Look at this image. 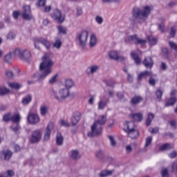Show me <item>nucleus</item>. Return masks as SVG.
Instances as JSON below:
<instances>
[{"label":"nucleus","mask_w":177,"mask_h":177,"mask_svg":"<svg viewBox=\"0 0 177 177\" xmlns=\"http://www.w3.org/2000/svg\"><path fill=\"white\" fill-rule=\"evenodd\" d=\"M52 67H53V61L48 55H44L42 58V62L39 66V70L41 74L38 73H35L32 75V79H36L37 82H42L52 73Z\"/></svg>","instance_id":"f257e3e1"},{"label":"nucleus","mask_w":177,"mask_h":177,"mask_svg":"<svg viewBox=\"0 0 177 177\" xmlns=\"http://www.w3.org/2000/svg\"><path fill=\"white\" fill-rule=\"evenodd\" d=\"M106 122H107V115H100L97 120L95 121L94 124L91 126V131L88 133V138H93L94 136L102 135V132H103L102 125H104Z\"/></svg>","instance_id":"f03ea898"},{"label":"nucleus","mask_w":177,"mask_h":177,"mask_svg":"<svg viewBox=\"0 0 177 177\" xmlns=\"http://www.w3.org/2000/svg\"><path fill=\"white\" fill-rule=\"evenodd\" d=\"M151 10H153V8L149 6H144L142 10L138 7H135L132 11V15L134 19L145 21V20L149 17V15H150Z\"/></svg>","instance_id":"7ed1b4c3"},{"label":"nucleus","mask_w":177,"mask_h":177,"mask_svg":"<svg viewBox=\"0 0 177 177\" xmlns=\"http://www.w3.org/2000/svg\"><path fill=\"white\" fill-rule=\"evenodd\" d=\"M50 95L51 97L61 102H63V100H66V99L70 96V90H68V88H62L57 92L55 88H51L50 90Z\"/></svg>","instance_id":"20e7f679"},{"label":"nucleus","mask_w":177,"mask_h":177,"mask_svg":"<svg viewBox=\"0 0 177 177\" xmlns=\"http://www.w3.org/2000/svg\"><path fill=\"white\" fill-rule=\"evenodd\" d=\"M88 37H89V32L87 30H83L76 35V39L82 49L86 48Z\"/></svg>","instance_id":"39448f33"},{"label":"nucleus","mask_w":177,"mask_h":177,"mask_svg":"<svg viewBox=\"0 0 177 177\" xmlns=\"http://www.w3.org/2000/svg\"><path fill=\"white\" fill-rule=\"evenodd\" d=\"M15 56H17L24 62H28V59L31 57V53L28 49L21 50L20 48H16L14 51Z\"/></svg>","instance_id":"423d86ee"},{"label":"nucleus","mask_w":177,"mask_h":177,"mask_svg":"<svg viewBox=\"0 0 177 177\" xmlns=\"http://www.w3.org/2000/svg\"><path fill=\"white\" fill-rule=\"evenodd\" d=\"M52 19L53 20H55V21H57V23H63L65 20V17L63 15L60 10L55 9L54 10L53 13L50 15Z\"/></svg>","instance_id":"0eeeda50"},{"label":"nucleus","mask_w":177,"mask_h":177,"mask_svg":"<svg viewBox=\"0 0 177 177\" xmlns=\"http://www.w3.org/2000/svg\"><path fill=\"white\" fill-rule=\"evenodd\" d=\"M22 17L24 20H32V14H31V7L30 6H24Z\"/></svg>","instance_id":"6e6552de"},{"label":"nucleus","mask_w":177,"mask_h":177,"mask_svg":"<svg viewBox=\"0 0 177 177\" xmlns=\"http://www.w3.org/2000/svg\"><path fill=\"white\" fill-rule=\"evenodd\" d=\"M42 138V134H41V130L37 129L32 131L31 138H30V142L31 143H39Z\"/></svg>","instance_id":"1a4fd4ad"},{"label":"nucleus","mask_w":177,"mask_h":177,"mask_svg":"<svg viewBox=\"0 0 177 177\" xmlns=\"http://www.w3.org/2000/svg\"><path fill=\"white\" fill-rule=\"evenodd\" d=\"M27 120L29 124H38L39 122V116L35 113H29Z\"/></svg>","instance_id":"9d476101"},{"label":"nucleus","mask_w":177,"mask_h":177,"mask_svg":"<svg viewBox=\"0 0 177 177\" xmlns=\"http://www.w3.org/2000/svg\"><path fill=\"white\" fill-rule=\"evenodd\" d=\"M53 128H55V124L53 122H50L46 129L44 133V140H49V139H50V133Z\"/></svg>","instance_id":"9b49d317"},{"label":"nucleus","mask_w":177,"mask_h":177,"mask_svg":"<svg viewBox=\"0 0 177 177\" xmlns=\"http://www.w3.org/2000/svg\"><path fill=\"white\" fill-rule=\"evenodd\" d=\"M109 56L110 59H113V60H118L119 62H125V60H127V57L118 56L117 51H111L109 53Z\"/></svg>","instance_id":"f8f14e48"},{"label":"nucleus","mask_w":177,"mask_h":177,"mask_svg":"<svg viewBox=\"0 0 177 177\" xmlns=\"http://www.w3.org/2000/svg\"><path fill=\"white\" fill-rule=\"evenodd\" d=\"M69 157L72 158V160H80L81 158V153H80V151L77 149H73L69 152Z\"/></svg>","instance_id":"ddd939ff"},{"label":"nucleus","mask_w":177,"mask_h":177,"mask_svg":"<svg viewBox=\"0 0 177 177\" xmlns=\"http://www.w3.org/2000/svg\"><path fill=\"white\" fill-rule=\"evenodd\" d=\"M142 102H143V97L140 95H136L131 99L130 104H131V106H136L140 103H142Z\"/></svg>","instance_id":"4468645a"},{"label":"nucleus","mask_w":177,"mask_h":177,"mask_svg":"<svg viewBox=\"0 0 177 177\" xmlns=\"http://www.w3.org/2000/svg\"><path fill=\"white\" fill-rule=\"evenodd\" d=\"M80 120H81V113L80 112H75L71 118L72 125L75 127L80 122Z\"/></svg>","instance_id":"2eb2a0df"},{"label":"nucleus","mask_w":177,"mask_h":177,"mask_svg":"<svg viewBox=\"0 0 177 177\" xmlns=\"http://www.w3.org/2000/svg\"><path fill=\"white\" fill-rule=\"evenodd\" d=\"M142 63L147 68H151L154 64V61L151 57H147L144 59Z\"/></svg>","instance_id":"dca6fc26"},{"label":"nucleus","mask_w":177,"mask_h":177,"mask_svg":"<svg viewBox=\"0 0 177 177\" xmlns=\"http://www.w3.org/2000/svg\"><path fill=\"white\" fill-rule=\"evenodd\" d=\"M146 39H140L138 36V35H133V44H135L136 45H145Z\"/></svg>","instance_id":"f3484780"},{"label":"nucleus","mask_w":177,"mask_h":177,"mask_svg":"<svg viewBox=\"0 0 177 177\" xmlns=\"http://www.w3.org/2000/svg\"><path fill=\"white\" fill-rule=\"evenodd\" d=\"M130 117L133 118L134 121L140 122V121L143 120V113H131Z\"/></svg>","instance_id":"a211bd4d"},{"label":"nucleus","mask_w":177,"mask_h":177,"mask_svg":"<svg viewBox=\"0 0 177 177\" xmlns=\"http://www.w3.org/2000/svg\"><path fill=\"white\" fill-rule=\"evenodd\" d=\"M129 138L131 139H136V138L139 137V131L134 129L131 131H126Z\"/></svg>","instance_id":"6ab92c4d"},{"label":"nucleus","mask_w":177,"mask_h":177,"mask_svg":"<svg viewBox=\"0 0 177 177\" xmlns=\"http://www.w3.org/2000/svg\"><path fill=\"white\" fill-rule=\"evenodd\" d=\"M31 102H32V95H31V94H28L26 96L23 97L21 104L24 106H27V104H30Z\"/></svg>","instance_id":"aec40b11"},{"label":"nucleus","mask_w":177,"mask_h":177,"mask_svg":"<svg viewBox=\"0 0 177 177\" xmlns=\"http://www.w3.org/2000/svg\"><path fill=\"white\" fill-rule=\"evenodd\" d=\"M114 174V170H102L101 171L98 176L99 177H107V176H111Z\"/></svg>","instance_id":"412c9836"},{"label":"nucleus","mask_w":177,"mask_h":177,"mask_svg":"<svg viewBox=\"0 0 177 177\" xmlns=\"http://www.w3.org/2000/svg\"><path fill=\"white\" fill-rule=\"evenodd\" d=\"M110 102V100L107 98L106 100H100L98 102V110H104L105 107H107V104Z\"/></svg>","instance_id":"4be33fe9"},{"label":"nucleus","mask_w":177,"mask_h":177,"mask_svg":"<svg viewBox=\"0 0 177 177\" xmlns=\"http://www.w3.org/2000/svg\"><path fill=\"white\" fill-rule=\"evenodd\" d=\"M150 75H151V71H145L144 72H141L138 76V81L140 82L143 78L150 77Z\"/></svg>","instance_id":"5701e85b"},{"label":"nucleus","mask_w":177,"mask_h":177,"mask_svg":"<svg viewBox=\"0 0 177 177\" xmlns=\"http://www.w3.org/2000/svg\"><path fill=\"white\" fill-rule=\"evenodd\" d=\"M177 99L175 97H169L166 103L165 104V107H169L174 106L176 103Z\"/></svg>","instance_id":"b1692460"},{"label":"nucleus","mask_w":177,"mask_h":177,"mask_svg":"<svg viewBox=\"0 0 177 177\" xmlns=\"http://www.w3.org/2000/svg\"><path fill=\"white\" fill-rule=\"evenodd\" d=\"M3 155L4 157V160H6V161H9V160L12 158V156H13V152H12L9 149H7L6 151H3Z\"/></svg>","instance_id":"393cba45"},{"label":"nucleus","mask_w":177,"mask_h":177,"mask_svg":"<svg viewBox=\"0 0 177 177\" xmlns=\"http://www.w3.org/2000/svg\"><path fill=\"white\" fill-rule=\"evenodd\" d=\"M159 149H160V151H165L171 150V149H174V145L171 144H169V143H166V144L161 145L159 147Z\"/></svg>","instance_id":"a878e982"},{"label":"nucleus","mask_w":177,"mask_h":177,"mask_svg":"<svg viewBox=\"0 0 177 177\" xmlns=\"http://www.w3.org/2000/svg\"><path fill=\"white\" fill-rule=\"evenodd\" d=\"M96 45H97V39L96 38V36L95 35H91L89 46L90 48H95Z\"/></svg>","instance_id":"bb28decb"},{"label":"nucleus","mask_w":177,"mask_h":177,"mask_svg":"<svg viewBox=\"0 0 177 177\" xmlns=\"http://www.w3.org/2000/svg\"><path fill=\"white\" fill-rule=\"evenodd\" d=\"M39 41H40V44L46 48V49H49L50 48V42L46 38L40 37L39 38Z\"/></svg>","instance_id":"cd10ccee"},{"label":"nucleus","mask_w":177,"mask_h":177,"mask_svg":"<svg viewBox=\"0 0 177 177\" xmlns=\"http://www.w3.org/2000/svg\"><path fill=\"white\" fill-rule=\"evenodd\" d=\"M20 120H21V116H20L19 113H16L11 117L12 122L15 124H19L20 122Z\"/></svg>","instance_id":"c85d7f7f"},{"label":"nucleus","mask_w":177,"mask_h":177,"mask_svg":"<svg viewBox=\"0 0 177 177\" xmlns=\"http://www.w3.org/2000/svg\"><path fill=\"white\" fill-rule=\"evenodd\" d=\"M64 140V138H63V136H62V133H58L56 136V143L57 146H62L63 145V142Z\"/></svg>","instance_id":"c756f323"},{"label":"nucleus","mask_w":177,"mask_h":177,"mask_svg":"<svg viewBox=\"0 0 177 177\" xmlns=\"http://www.w3.org/2000/svg\"><path fill=\"white\" fill-rule=\"evenodd\" d=\"M64 86L65 88L70 90L71 88H73V86H74V82L71 79L66 80Z\"/></svg>","instance_id":"7c9ffc66"},{"label":"nucleus","mask_w":177,"mask_h":177,"mask_svg":"<svg viewBox=\"0 0 177 177\" xmlns=\"http://www.w3.org/2000/svg\"><path fill=\"white\" fill-rule=\"evenodd\" d=\"M99 69H100L99 65H93L88 68L89 71L88 74L93 75L95 74V73H97V71H99Z\"/></svg>","instance_id":"2f4dec72"},{"label":"nucleus","mask_w":177,"mask_h":177,"mask_svg":"<svg viewBox=\"0 0 177 177\" xmlns=\"http://www.w3.org/2000/svg\"><path fill=\"white\" fill-rule=\"evenodd\" d=\"M131 56L132 59H133V60L135 61V63H136L137 64H140L142 59L139 58V55L137 53H135L134 52H131Z\"/></svg>","instance_id":"473e14b6"},{"label":"nucleus","mask_w":177,"mask_h":177,"mask_svg":"<svg viewBox=\"0 0 177 177\" xmlns=\"http://www.w3.org/2000/svg\"><path fill=\"white\" fill-rule=\"evenodd\" d=\"M48 110H49V107H48V106H46V105L41 106L40 107L41 115H42L43 117H45V115H46V114H48Z\"/></svg>","instance_id":"72a5a7b5"},{"label":"nucleus","mask_w":177,"mask_h":177,"mask_svg":"<svg viewBox=\"0 0 177 177\" xmlns=\"http://www.w3.org/2000/svg\"><path fill=\"white\" fill-rule=\"evenodd\" d=\"M12 60H13V53H9L4 57L5 63H12Z\"/></svg>","instance_id":"f704fd0d"},{"label":"nucleus","mask_w":177,"mask_h":177,"mask_svg":"<svg viewBox=\"0 0 177 177\" xmlns=\"http://www.w3.org/2000/svg\"><path fill=\"white\" fill-rule=\"evenodd\" d=\"M154 119V114L150 113L148 114V117L147 118L146 121V125L147 127H150L151 125V121Z\"/></svg>","instance_id":"c9c22d12"},{"label":"nucleus","mask_w":177,"mask_h":177,"mask_svg":"<svg viewBox=\"0 0 177 177\" xmlns=\"http://www.w3.org/2000/svg\"><path fill=\"white\" fill-rule=\"evenodd\" d=\"M149 85H151V86H154L156 85V83L158 80L155 79L154 77H156V75H149Z\"/></svg>","instance_id":"e433bc0d"},{"label":"nucleus","mask_w":177,"mask_h":177,"mask_svg":"<svg viewBox=\"0 0 177 177\" xmlns=\"http://www.w3.org/2000/svg\"><path fill=\"white\" fill-rule=\"evenodd\" d=\"M148 39V42L149 44V45H151V46H153L154 45H156V44H157V39H156V37H153V36H149L147 37Z\"/></svg>","instance_id":"4c0bfd02"},{"label":"nucleus","mask_w":177,"mask_h":177,"mask_svg":"<svg viewBox=\"0 0 177 177\" xmlns=\"http://www.w3.org/2000/svg\"><path fill=\"white\" fill-rule=\"evenodd\" d=\"M62 39L59 38H56L55 42L53 44V46L57 49H60V48H62Z\"/></svg>","instance_id":"58836bf2"},{"label":"nucleus","mask_w":177,"mask_h":177,"mask_svg":"<svg viewBox=\"0 0 177 177\" xmlns=\"http://www.w3.org/2000/svg\"><path fill=\"white\" fill-rule=\"evenodd\" d=\"M8 86L12 89H20V88H21V84L19 83L12 82L8 83Z\"/></svg>","instance_id":"ea45409f"},{"label":"nucleus","mask_w":177,"mask_h":177,"mask_svg":"<svg viewBox=\"0 0 177 177\" xmlns=\"http://www.w3.org/2000/svg\"><path fill=\"white\" fill-rule=\"evenodd\" d=\"M8 93H10V90H9L6 87H1L0 88V95L3 96V95H8Z\"/></svg>","instance_id":"a19ab883"},{"label":"nucleus","mask_w":177,"mask_h":177,"mask_svg":"<svg viewBox=\"0 0 177 177\" xmlns=\"http://www.w3.org/2000/svg\"><path fill=\"white\" fill-rule=\"evenodd\" d=\"M127 131H133L135 130V122H127Z\"/></svg>","instance_id":"79ce46f5"},{"label":"nucleus","mask_w":177,"mask_h":177,"mask_svg":"<svg viewBox=\"0 0 177 177\" xmlns=\"http://www.w3.org/2000/svg\"><path fill=\"white\" fill-rule=\"evenodd\" d=\"M15 176V171L12 170H8L4 173L3 177H12Z\"/></svg>","instance_id":"37998d69"},{"label":"nucleus","mask_w":177,"mask_h":177,"mask_svg":"<svg viewBox=\"0 0 177 177\" xmlns=\"http://www.w3.org/2000/svg\"><path fill=\"white\" fill-rule=\"evenodd\" d=\"M11 129L15 132V133H19V131H20V124H18L15 127V124L11 126Z\"/></svg>","instance_id":"c03bdc74"},{"label":"nucleus","mask_w":177,"mask_h":177,"mask_svg":"<svg viewBox=\"0 0 177 177\" xmlns=\"http://www.w3.org/2000/svg\"><path fill=\"white\" fill-rule=\"evenodd\" d=\"M104 156V152L102 150H99L95 153V157L98 158L99 160H102Z\"/></svg>","instance_id":"a18cd8bd"},{"label":"nucleus","mask_w":177,"mask_h":177,"mask_svg":"<svg viewBox=\"0 0 177 177\" xmlns=\"http://www.w3.org/2000/svg\"><path fill=\"white\" fill-rule=\"evenodd\" d=\"M124 42L126 44H133V35L125 37Z\"/></svg>","instance_id":"49530a36"},{"label":"nucleus","mask_w":177,"mask_h":177,"mask_svg":"<svg viewBox=\"0 0 177 177\" xmlns=\"http://www.w3.org/2000/svg\"><path fill=\"white\" fill-rule=\"evenodd\" d=\"M11 118H12L11 114L10 113H8L3 115V120H4L5 122H9V121H11Z\"/></svg>","instance_id":"de8ad7c7"},{"label":"nucleus","mask_w":177,"mask_h":177,"mask_svg":"<svg viewBox=\"0 0 177 177\" xmlns=\"http://www.w3.org/2000/svg\"><path fill=\"white\" fill-rule=\"evenodd\" d=\"M162 53L163 56L165 57L166 59H168V57L169 56V51L168 50V48H163L162 49Z\"/></svg>","instance_id":"09e8293b"},{"label":"nucleus","mask_w":177,"mask_h":177,"mask_svg":"<svg viewBox=\"0 0 177 177\" xmlns=\"http://www.w3.org/2000/svg\"><path fill=\"white\" fill-rule=\"evenodd\" d=\"M176 35V28L171 27V31L169 33V38H174V37H175Z\"/></svg>","instance_id":"8fccbe9b"},{"label":"nucleus","mask_w":177,"mask_h":177,"mask_svg":"<svg viewBox=\"0 0 177 177\" xmlns=\"http://www.w3.org/2000/svg\"><path fill=\"white\" fill-rule=\"evenodd\" d=\"M39 44H41V41H39V39H35L34 41L35 48L38 50H41V46H39Z\"/></svg>","instance_id":"3c124183"},{"label":"nucleus","mask_w":177,"mask_h":177,"mask_svg":"<svg viewBox=\"0 0 177 177\" xmlns=\"http://www.w3.org/2000/svg\"><path fill=\"white\" fill-rule=\"evenodd\" d=\"M169 45L171 49H174L177 53V44L174 41H169Z\"/></svg>","instance_id":"603ef678"},{"label":"nucleus","mask_w":177,"mask_h":177,"mask_svg":"<svg viewBox=\"0 0 177 177\" xmlns=\"http://www.w3.org/2000/svg\"><path fill=\"white\" fill-rule=\"evenodd\" d=\"M108 138L111 142V146H112V147H115V145H117V142H115L114 137L109 136H108Z\"/></svg>","instance_id":"864d4df0"},{"label":"nucleus","mask_w":177,"mask_h":177,"mask_svg":"<svg viewBox=\"0 0 177 177\" xmlns=\"http://www.w3.org/2000/svg\"><path fill=\"white\" fill-rule=\"evenodd\" d=\"M6 38L7 39H15V38H16V35L13 32H10L6 35Z\"/></svg>","instance_id":"5fc2aeb1"},{"label":"nucleus","mask_w":177,"mask_h":177,"mask_svg":"<svg viewBox=\"0 0 177 177\" xmlns=\"http://www.w3.org/2000/svg\"><path fill=\"white\" fill-rule=\"evenodd\" d=\"M153 141V138L151 136L147 137L146 138L145 147H149L150 145H151V142Z\"/></svg>","instance_id":"6e6d98bb"},{"label":"nucleus","mask_w":177,"mask_h":177,"mask_svg":"<svg viewBox=\"0 0 177 177\" xmlns=\"http://www.w3.org/2000/svg\"><path fill=\"white\" fill-rule=\"evenodd\" d=\"M57 77H58L57 75L53 76L49 80V84H50L51 85H53V84H55V82L57 81Z\"/></svg>","instance_id":"4d7b16f0"},{"label":"nucleus","mask_w":177,"mask_h":177,"mask_svg":"<svg viewBox=\"0 0 177 177\" xmlns=\"http://www.w3.org/2000/svg\"><path fill=\"white\" fill-rule=\"evenodd\" d=\"M162 177H169L168 169H163L161 171Z\"/></svg>","instance_id":"13d9d810"},{"label":"nucleus","mask_w":177,"mask_h":177,"mask_svg":"<svg viewBox=\"0 0 177 177\" xmlns=\"http://www.w3.org/2000/svg\"><path fill=\"white\" fill-rule=\"evenodd\" d=\"M156 97L159 100H161V97H162V91L157 90L156 92Z\"/></svg>","instance_id":"bf43d9fd"},{"label":"nucleus","mask_w":177,"mask_h":177,"mask_svg":"<svg viewBox=\"0 0 177 177\" xmlns=\"http://www.w3.org/2000/svg\"><path fill=\"white\" fill-rule=\"evenodd\" d=\"M57 29L61 34H66L67 30L63 26H58Z\"/></svg>","instance_id":"052dcab7"},{"label":"nucleus","mask_w":177,"mask_h":177,"mask_svg":"<svg viewBox=\"0 0 177 177\" xmlns=\"http://www.w3.org/2000/svg\"><path fill=\"white\" fill-rule=\"evenodd\" d=\"M95 21L97 24H102L103 23V17L100 16L95 17Z\"/></svg>","instance_id":"680f3d73"},{"label":"nucleus","mask_w":177,"mask_h":177,"mask_svg":"<svg viewBox=\"0 0 177 177\" xmlns=\"http://www.w3.org/2000/svg\"><path fill=\"white\" fill-rule=\"evenodd\" d=\"M60 125H62V127H70V123H68V122H67V121H66L64 120H62L60 122Z\"/></svg>","instance_id":"e2e57ef3"},{"label":"nucleus","mask_w":177,"mask_h":177,"mask_svg":"<svg viewBox=\"0 0 177 177\" xmlns=\"http://www.w3.org/2000/svg\"><path fill=\"white\" fill-rule=\"evenodd\" d=\"M46 4V0H39L37 5V6H45Z\"/></svg>","instance_id":"0e129e2a"},{"label":"nucleus","mask_w":177,"mask_h":177,"mask_svg":"<svg viewBox=\"0 0 177 177\" xmlns=\"http://www.w3.org/2000/svg\"><path fill=\"white\" fill-rule=\"evenodd\" d=\"M160 31H161V32H164V31H165V24H164V23H161L160 24H159V27H158Z\"/></svg>","instance_id":"69168bd1"},{"label":"nucleus","mask_w":177,"mask_h":177,"mask_svg":"<svg viewBox=\"0 0 177 177\" xmlns=\"http://www.w3.org/2000/svg\"><path fill=\"white\" fill-rule=\"evenodd\" d=\"M12 16L15 20H17L19 19V16H20V12L19 11H14L12 12Z\"/></svg>","instance_id":"338daca9"},{"label":"nucleus","mask_w":177,"mask_h":177,"mask_svg":"<svg viewBox=\"0 0 177 177\" xmlns=\"http://www.w3.org/2000/svg\"><path fill=\"white\" fill-rule=\"evenodd\" d=\"M176 156H177V153L175 151H174L173 152H171V153L169 154V158H175V157H176Z\"/></svg>","instance_id":"774afa93"}]
</instances>
